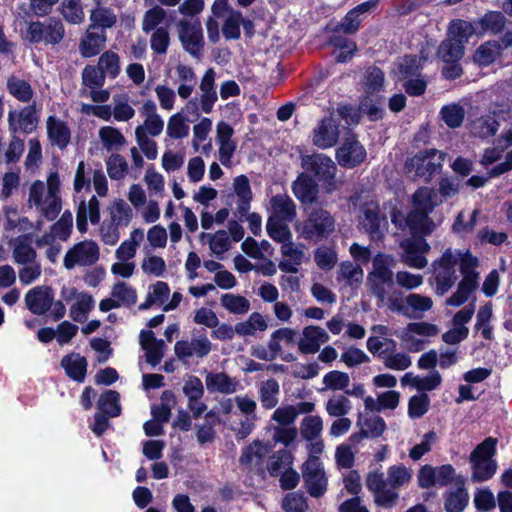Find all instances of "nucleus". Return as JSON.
Listing matches in <instances>:
<instances>
[{
    "mask_svg": "<svg viewBox=\"0 0 512 512\" xmlns=\"http://www.w3.org/2000/svg\"><path fill=\"white\" fill-rule=\"evenodd\" d=\"M61 367L66 374L77 382H83L87 372V360L78 353H71L61 360Z\"/></svg>",
    "mask_w": 512,
    "mask_h": 512,
    "instance_id": "c03bdc74",
    "label": "nucleus"
},
{
    "mask_svg": "<svg viewBox=\"0 0 512 512\" xmlns=\"http://www.w3.org/2000/svg\"><path fill=\"white\" fill-rule=\"evenodd\" d=\"M87 219L92 224H98L100 221V203L96 196H92L88 202L81 201L76 215V226L81 233L87 231Z\"/></svg>",
    "mask_w": 512,
    "mask_h": 512,
    "instance_id": "f704fd0d",
    "label": "nucleus"
},
{
    "mask_svg": "<svg viewBox=\"0 0 512 512\" xmlns=\"http://www.w3.org/2000/svg\"><path fill=\"white\" fill-rule=\"evenodd\" d=\"M442 199L437 191L421 187L412 195V209L405 219V225L414 235L427 236L436 229V223L429 214L440 204Z\"/></svg>",
    "mask_w": 512,
    "mask_h": 512,
    "instance_id": "7ed1b4c3",
    "label": "nucleus"
},
{
    "mask_svg": "<svg viewBox=\"0 0 512 512\" xmlns=\"http://www.w3.org/2000/svg\"><path fill=\"white\" fill-rule=\"evenodd\" d=\"M47 134L50 142L60 149L65 148L70 142L71 132L67 124L55 117L49 116L46 121Z\"/></svg>",
    "mask_w": 512,
    "mask_h": 512,
    "instance_id": "58836bf2",
    "label": "nucleus"
},
{
    "mask_svg": "<svg viewBox=\"0 0 512 512\" xmlns=\"http://www.w3.org/2000/svg\"><path fill=\"white\" fill-rule=\"evenodd\" d=\"M357 426L360 429L359 434L350 437L351 441H357L359 438H376L383 434L386 429L385 421L382 417L373 413L360 414L357 420Z\"/></svg>",
    "mask_w": 512,
    "mask_h": 512,
    "instance_id": "bb28decb",
    "label": "nucleus"
},
{
    "mask_svg": "<svg viewBox=\"0 0 512 512\" xmlns=\"http://www.w3.org/2000/svg\"><path fill=\"white\" fill-rule=\"evenodd\" d=\"M99 139L103 147L108 150H118L126 142L124 135L115 127L104 126L99 129Z\"/></svg>",
    "mask_w": 512,
    "mask_h": 512,
    "instance_id": "4d7b16f0",
    "label": "nucleus"
},
{
    "mask_svg": "<svg viewBox=\"0 0 512 512\" xmlns=\"http://www.w3.org/2000/svg\"><path fill=\"white\" fill-rule=\"evenodd\" d=\"M456 266H459L462 279L457 290L447 299L450 306H460L478 288L480 274L477 271L479 259L469 250L446 249L441 257L435 260L432 267L431 284L439 295L448 292L456 280Z\"/></svg>",
    "mask_w": 512,
    "mask_h": 512,
    "instance_id": "f257e3e1",
    "label": "nucleus"
},
{
    "mask_svg": "<svg viewBox=\"0 0 512 512\" xmlns=\"http://www.w3.org/2000/svg\"><path fill=\"white\" fill-rule=\"evenodd\" d=\"M340 136V121L334 115H328L315 125L312 131V143L320 149L335 146Z\"/></svg>",
    "mask_w": 512,
    "mask_h": 512,
    "instance_id": "f3484780",
    "label": "nucleus"
},
{
    "mask_svg": "<svg viewBox=\"0 0 512 512\" xmlns=\"http://www.w3.org/2000/svg\"><path fill=\"white\" fill-rule=\"evenodd\" d=\"M177 38L182 49L194 59H200L204 52L203 28L198 18H181L175 25Z\"/></svg>",
    "mask_w": 512,
    "mask_h": 512,
    "instance_id": "6e6552de",
    "label": "nucleus"
},
{
    "mask_svg": "<svg viewBox=\"0 0 512 512\" xmlns=\"http://www.w3.org/2000/svg\"><path fill=\"white\" fill-rule=\"evenodd\" d=\"M235 419L229 421V427L235 432L238 439L246 438L254 429L257 417H252L244 414H234Z\"/></svg>",
    "mask_w": 512,
    "mask_h": 512,
    "instance_id": "69168bd1",
    "label": "nucleus"
},
{
    "mask_svg": "<svg viewBox=\"0 0 512 512\" xmlns=\"http://www.w3.org/2000/svg\"><path fill=\"white\" fill-rule=\"evenodd\" d=\"M302 476L310 496L318 498L327 491L328 478L319 458H308L304 462Z\"/></svg>",
    "mask_w": 512,
    "mask_h": 512,
    "instance_id": "2eb2a0df",
    "label": "nucleus"
},
{
    "mask_svg": "<svg viewBox=\"0 0 512 512\" xmlns=\"http://www.w3.org/2000/svg\"><path fill=\"white\" fill-rule=\"evenodd\" d=\"M367 153L364 146L355 138H347L336 150L338 163L346 168H353L366 159Z\"/></svg>",
    "mask_w": 512,
    "mask_h": 512,
    "instance_id": "b1692460",
    "label": "nucleus"
},
{
    "mask_svg": "<svg viewBox=\"0 0 512 512\" xmlns=\"http://www.w3.org/2000/svg\"><path fill=\"white\" fill-rule=\"evenodd\" d=\"M473 25L464 20L453 21L448 29V37L441 43L438 55L446 63H455L464 54V45L474 34Z\"/></svg>",
    "mask_w": 512,
    "mask_h": 512,
    "instance_id": "39448f33",
    "label": "nucleus"
},
{
    "mask_svg": "<svg viewBox=\"0 0 512 512\" xmlns=\"http://www.w3.org/2000/svg\"><path fill=\"white\" fill-rule=\"evenodd\" d=\"M502 46L497 41L482 44L474 54V61L480 66H488L500 54Z\"/></svg>",
    "mask_w": 512,
    "mask_h": 512,
    "instance_id": "680f3d73",
    "label": "nucleus"
},
{
    "mask_svg": "<svg viewBox=\"0 0 512 512\" xmlns=\"http://www.w3.org/2000/svg\"><path fill=\"white\" fill-rule=\"evenodd\" d=\"M351 401L342 394H335L329 397L325 404V411L330 417H342L350 413Z\"/></svg>",
    "mask_w": 512,
    "mask_h": 512,
    "instance_id": "bf43d9fd",
    "label": "nucleus"
},
{
    "mask_svg": "<svg viewBox=\"0 0 512 512\" xmlns=\"http://www.w3.org/2000/svg\"><path fill=\"white\" fill-rule=\"evenodd\" d=\"M211 350L207 338L193 339L192 341H178L175 345V354L178 358L185 360L189 357H204Z\"/></svg>",
    "mask_w": 512,
    "mask_h": 512,
    "instance_id": "ea45409f",
    "label": "nucleus"
},
{
    "mask_svg": "<svg viewBox=\"0 0 512 512\" xmlns=\"http://www.w3.org/2000/svg\"><path fill=\"white\" fill-rule=\"evenodd\" d=\"M360 225L369 234L372 241H378L383 237L386 219L379 216V207L376 202L370 201L364 204Z\"/></svg>",
    "mask_w": 512,
    "mask_h": 512,
    "instance_id": "4be33fe9",
    "label": "nucleus"
},
{
    "mask_svg": "<svg viewBox=\"0 0 512 512\" xmlns=\"http://www.w3.org/2000/svg\"><path fill=\"white\" fill-rule=\"evenodd\" d=\"M107 212V220L122 230L127 228L133 219V210L123 199L111 202L107 207Z\"/></svg>",
    "mask_w": 512,
    "mask_h": 512,
    "instance_id": "79ce46f5",
    "label": "nucleus"
},
{
    "mask_svg": "<svg viewBox=\"0 0 512 512\" xmlns=\"http://www.w3.org/2000/svg\"><path fill=\"white\" fill-rule=\"evenodd\" d=\"M190 127L188 119L183 111L171 115L166 126V134L169 138L178 140L189 135Z\"/></svg>",
    "mask_w": 512,
    "mask_h": 512,
    "instance_id": "864d4df0",
    "label": "nucleus"
},
{
    "mask_svg": "<svg viewBox=\"0 0 512 512\" xmlns=\"http://www.w3.org/2000/svg\"><path fill=\"white\" fill-rule=\"evenodd\" d=\"M322 431L323 420L319 415H309L302 419L300 432L305 440H313L321 437Z\"/></svg>",
    "mask_w": 512,
    "mask_h": 512,
    "instance_id": "0e129e2a",
    "label": "nucleus"
},
{
    "mask_svg": "<svg viewBox=\"0 0 512 512\" xmlns=\"http://www.w3.org/2000/svg\"><path fill=\"white\" fill-rule=\"evenodd\" d=\"M396 265V259L392 255L379 253L372 260V271L367 277V284L372 293L383 302L387 292L385 285H393L394 273L392 268Z\"/></svg>",
    "mask_w": 512,
    "mask_h": 512,
    "instance_id": "1a4fd4ad",
    "label": "nucleus"
},
{
    "mask_svg": "<svg viewBox=\"0 0 512 512\" xmlns=\"http://www.w3.org/2000/svg\"><path fill=\"white\" fill-rule=\"evenodd\" d=\"M280 252L282 260L279 262V269L286 273H297L298 267L308 260L304 245L293 240L281 245Z\"/></svg>",
    "mask_w": 512,
    "mask_h": 512,
    "instance_id": "393cba45",
    "label": "nucleus"
},
{
    "mask_svg": "<svg viewBox=\"0 0 512 512\" xmlns=\"http://www.w3.org/2000/svg\"><path fill=\"white\" fill-rule=\"evenodd\" d=\"M77 331L78 327L71 322H61L56 330L53 328H42L38 331L37 335L38 339L43 343L56 339L60 345H64L70 342Z\"/></svg>",
    "mask_w": 512,
    "mask_h": 512,
    "instance_id": "c9c22d12",
    "label": "nucleus"
},
{
    "mask_svg": "<svg viewBox=\"0 0 512 512\" xmlns=\"http://www.w3.org/2000/svg\"><path fill=\"white\" fill-rule=\"evenodd\" d=\"M280 386L275 379H268L261 384L259 396L261 404L266 409L275 408L278 404Z\"/></svg>",
    "mask_w": 512,
    "mask_h": 512,
    "instance_id": "052dcab7",
    "label": "nucleus"
},
{
    "mask_svg": "<svg viewBox=\"0 0 512 512\" xmlns=\"http://www.w3.org/2000/svg\"><path fill=\"white\" fill-rule=\"evenodd\" d=\"M164 129V120L161 115L147 116L141 125L135 128V135L158 137Z\"/></svg>",
    "mask_w": 512,
    "mask_h": 512,
    "instance_id": "774afa93",
    "label": "nucleus"
},
{
    "mask_svg": "<svg viewBox=\"0 0 512 512\" xmlns=\"http://www.w3.org/2000/svg\"><path fill=\"white\" fill-rule=\"evenodd\" d=\"M1 221L3 228L7 231L24 233L33 228V224L28 218L20 217L17 209L10 206L3 208ZM41 225L42 221L38 220L34 225V229L37 231L41 230Z\"/></svg>",
    "mask_w": 512,
    "mask_h": 512,
    "instance_id": "c756f323",
    "label": "nucleus"
},
{
    "mask_svg": "<svg viewBox=\"0 0 512 512\" xmlns=\"http://www.w3.org/2000/svg\"><path fill=\"white\" fill-rule=\"evenodd\" d=\"M233 189L238 197L237 211L241 216H245L250 209L252 199V191L248 178L245 175L237 176L233 181Z\"/></svg>",
    "mask_w": 512,
    "mask_h": 512,
    "instance_id": "09e8293b",
    "label": "nucleus"
},
{
    "mask_svg": "<svg viewBox=\"0 0 512 512\" xmlns=\"http://www.w3.org/2000/svg\"><path fill=\"white\" fill-rule=\"evenodd\" d=\"M144 230L142 228H133L128 239L124 240L115 250L117 260L133 261L136 256L137 249L144 239Z\"/></svg>",
    "mask_w": 512,
    "mask_h": 512,
    "instance_id": "37998d69",
    "label": "nucleus"
},
{
    "mask_svg": "<svg viewBox=\"0 0 512 512\" xmlns=\"http://www.w3.org/2000/svg\"><path fill=\"white\" fill-rule=\"evenodd\" d=\"M362 86L365 95H381L384 90V73L377 67H369L362 79Z\"/></svg>",
    "mask_w": 512,
    "mask_h": 512,
    "instance_id": "603ef678",
    "label": "nucleus"
},
{
    "mask_svg": "<svg viewBox=\"0 0 512 512\" xmlns=\"http://www.w3.org/2000/svg\"><path fill=\"white\" fill-rule=\"evenodd\" d=\"M55 294L48 285H39L31 288L25 294V305L34 315L41 316L52 309V314L56 318H63L66 313V307L62 301H54Z\"/></svg>",
    "mask_w": 512,
    "mask_h": 512,
    "instance_id": "9d476101",
    "label": "nucleus"
},
{
    "mask_svg": "<svg viewBox=\"0 0 512 512\" xmlns=\"http://www.w3.org/2000/svg\"><path fill=\"white\" fill-rule=\"evenodd\" d=\"M234 130L230 124L220 121L216 126V142L218 148V158L225 167L233 165L232 158L236 150V143L232 140Z\"/></svg>",
    "mask_w": 512,
    "mask_h": 512,
    "instance_id": "5701e85b",
    "label": "nucleus"
},
{
    "mask_svg": "<svg viewBox=\"0 0 512 512\" xmlns=\"http://www.w3.org/2000/svg\"><path fill=\"white\" fill-rule=\"evenodd\" d=\"M499 128V123L495 118V113H489L473 119L470 123V132L479 138H487L495 135Z\"/></svg>",
    "mask_w": 512,
    "mask_h": 512,
    "instance_id": "8fccbe9b",
    "label": "nucleus"
},
{
    "mask_svg": "<svg viewBox=\"0 0 512 512\" xmlns=\"http://www.w3.org/2000/svg\"><path fill=\"white\" fill-rule=\"evenodd\" d=\"M106 76L98 67L88 65L82 71V88L80 95L90 98L95 103H106L110 98V92L103 89Z\"/></svg>",
    "mask_w": 512,
    "mask_h": 512,
    "instance_id": "4468645a",
    "label": "nucleus"
},
{
    "mask_svg": "<svg viewBox=\"0 0 512 512\" xmlns=\"http://www.w3.org/2000/svg\"><path fill=\"white\" fill-rule=\"evenodd\" d=\"M294 229L301 238L317 242L335 231V219L327 210L316 209L305 221L296 222Z\"/></svg>",
    "mask_w": 512,
    "mask_h": 512,
    "instance_id": "0eeeda50",
    "label": "nucleus"
},
{
    "mask_svg": "<svg viewBox=\"0 0 512 512\" xmlns=\"http://www.w3.org/2000/svg\"><path fill=\"white\" fill-rule=\"evenodd\" d=\"M111 110L112 117L118 122H127L136 114L131 104V98L127 93L113 95Z\"/></svg>",
    "mask_w": 512,
    "mask_h": 512,
    "instance_id": "de8ad7c7",
    "label": "nucleus"
},
{
    "mask_svg": "<svg viewBox=\"0 0 512 512\" xmlns=\"http://www.w3.org/2000/svg\"><path fill=\"white\" fill-rule=\"evenodd\" d=\"M412 472L402 464L393 465L387 470V478L378 471L370 472L366 478V486L374 494L375 502L382 507H391L397 501V489L408 484Z\"/></svg>",
    "mask_w": 512,
    "mask_h": 512,
    "instance_id": "f03ea898",
    "label": "nucleus"
},
{
    "mask_svg": "<svg viewBox=\"0 0 512 512\" xmlns=\"http://www.w3.org/2000/svg\"><path fill=\"white\" fill-rule=\"evenodd\" d=\"M458 487L447 491L444 495V507L447 512H461L468 504L469 496L461 480Z\"/></svg>",
    "mask_w": 512,
    "mask_h": 512,
    "instance_id": "3c124183",
    "label": "nucleus"
},
{
    "mask_svg": "<svg viewBox=\"0 0 512 512\" xmlns=\"http://www.w3.org/2000/svg\"><path fill=\"white\" fill-rule=\"evenodd\" d=\"M182 300V294L174 292L170 298V288L166 282L156 281L147 288L145 301L140 304V309H149L157 306L163 311L174 310Z\"/></svg>",
    "mask_w": 512,
    "mask_h": 512,
    "instance_id": "f8f14e48",
    "label": "nucleus"
},
{
    "mask_svg": "<svg viewBox=\"0 0 512 512\" xmlns=\"http://www.w3.org/2000/svg\"><path fill=\"white\" fill-rule=\"evenodd\" d=\"M437 333V327L429 322H409L401 339L406 349L418 352L424 348V338L435 336Z\"/></svg>",
    "mask_w": 512,
    "mask_h": 512,
    "instance_id": "6ab92c4d",
    "label": "nucleus"
},
{
    "mask_svg": "<svg viewBox=\"0 0 512 512\" xmlns=\"http://www.w3.org/2000/svg\"><path fill=\"white\" fill-rule=\"evenodd\" d=\"M118 392L109 390L102 394L98 400V409L108 417H117L121 413Z\"/></svg>",
    "mask_w": 512,
    "mask_h": 512,
    "instance_id": "e2e57ef3",
    "label": "nucleus"
},
{
    "mask_svg": "<svg viewBox=\"0 0 512 512\" xmlns=\"http://www.w3.org/2000/svg\"><path fill=\"white\" fill-rule=\"evenodd\" d=\"M140 344L146 351L147 362L152 366L157 365L163 357L164 342L156 339L152 331H141Z\"/></svg>",
    "mask_w": 512,
    "mask_h": 512,
    "instance_id": "a18cd8bd",
    "label": "nucleus"
},
{
    "mask_svg": "<svg viewBox=\"0 0 512 512\" xmlns=\"http://www.w3.org/2000/svg\"><path fill=\"white\" fill-rule=\"evenodd\" d=\"M141 271L148 277L161 278L167 271L163 257L156 254H147L140 263Z\"/></svg>",
    "mask_w": 512,
    "mask_h": 512,
    "instance_id": "6e6d98bb",
    "label": "nucleus"
},
{
    "mask_svg": "<svg viewBox=\"0 0 512 512\" xmlns=\"http://www.w3.org/2000/svg\"><path fill=\"white\" fill-rule=\"evenodd\" d=\"M100 258L99 245L93 240H83L70 247L63 258V266L67 270L75 267H89Z\"/></svg>",
    "mask_w": 512,
    "mask_h": 512,
    "instance_id": "9b49d317",
    "label": "nucleus"
},
{
    "mask_svg": "<svg viewBox=\"0 0 512 512\" xmlns=\"http://www.w3.org/2000/svg\"><path fill=\"white\" fill-rule=\"evenodd\" d=\"M89 19L91 21L90 27L94 29L102 28L101 30L112 28L117 22V16L114 11L105 6L93 8L90 11Z\"/></svg>",
    "mask_w": 512,
    "mask_h": 512,
    "instance_id": "5fc2aeb1",
    "label": "nucleus"
},
{
    "mask_svg": "<svg viewBox=\"0 0 512 512\" xmlns=\"http://www.w3.org/2000/svg\"><path fill=\"white\" fill-rule=\"evenodd\" d=\"M99 70L112 79L120 73V59L118 54L113 51H106L98 59Z\"/></svg>",
    "mask_w": 512,
    "mask_h": 512,
    "instance_id": "338daca9",
    "label": "nucleus"
},
{
    "mask_svg": "<svg viewBox=\"0 0 512 512\" xmlns=\"http://www.w3.org/2000/svg\"><path fill=\"white\" fill-rule=\"evenodd\" d=\"M205 385L209 392L233 394L239 389V381L224 372H209L206 374Z\"/></svg>",
    "mask_w": 512,
    "mask_h": 512,
    "instance_id": "72a5a7b5",
    "label": "nucleus"
},
{
    "mask_svg": "<svg viewBox=\"0 0 512 512\" xmlns=\"http://www.w3.org/2000/svg\"><path fill=\"white\" fill-rule=\"evenodd\" d=\"M13 260L17 264H27L36 260V251L30 244L29 235H20L9 241Z\"/></svg>",
    "mask_w": 512,
    "mask_h": 512,
    "instance_id": "e433bc0d",
    "label": "nucleus"
},
{
    "mask_svg": "<svg viewBox=\"0 0 512 512\" xmlns=\"http://www.w3.org/2000/svg\"><path fill=\"white\" fill-rule=\"evenodd\" d=\"M496 443L495 438L488 437L471 453V479L473 482H484L495 475L497 462L493 457L496 452Z\"/></svg>",
    "mask_w": 512,
    "mask_h": 512,
    "instance_id": "423d86ee",
    "label": "nucleus"
},
{
    "mask_svg": "<svg viewBox=\"0 0 512 512\" xmlns=\"http://www.w3.org/2000/svg\"><path fill=\"white\" fill-rule=\"evenodd\" d=\"M63 24L55 19H48L44 22H32L29 24L25 38L33 43L43 42L45 44H57L64 37Z\"/></svg>",
    "mask_w": 512,
    "mask_h": 512,
    "instance_id": "dca6fc26",
    "label": "nucleus"
},
{
    "mask_svg": "<svg viewBox=\"0 0 512 512\" xmlns=\"http://www.w3.org/2000/svg\"><path fill=\"white\" fill-rule=\"evenodd\" d=\"M432 306L433 301L430 297L410 294L405 299V305L393 303L390 308L408 317H422L423 313L429 311Z\"/></svg>",
    "mask_w": 512,
    "mask_h": 512,
    "instance_id": "cd10ccee",
    "label": "nucleus"
},
{
    "mask_svg": "<svg viewBox=\"0 0 512 512\" xmlns=\"http://www.w3.org/2000/svg\"><path fill=\"white\" fill-rule=\"evenodd\" d=\"M293 193L302 203H313L317 199L318 186L312 178L301 174L293 183Z\"/></svg>",
    "mask_w": 512,
    "mask_h": 512,
    "instance_id": "49530a36",
    "label": "nucleus"
},
{
    "mask_svg": "<svg viewBox=\"0 0 512 512\" xmlns=\"http://www.w3.org/2000/svg\"><path fill=\"white\" fill-rule=\"evenodd\" d=\"M175 83H178L177 94L181 99H188L194 92L197 77L194 69L186 64L178 63L174 67Z\"/></svg>",
    "mask_w": 512,
    "mask_h": 512,
    "instance_id": "473e14b6",
    "label": "nucleus"
},
{
    "mask_svg": "<svg viewBox=\"0 0 512 512\" xmlns=\"http://www.w3.org/2000/svg\"><path fill=\"white\" fill-rule=\"evenodd\" d=\"M403 249L402 262L415 269H423L427 266L426 254L430 251V245L423 238H412L401 242Z\"/></svg>",
    "mask_w": 512,
    "mask_h": 512,
    "instance_id": "aec40b11",
    "label": "nucleus"
},
{
    "mask_svg": "<svg viewBox=\"0 0 512 512\" xmlns=\"http://www.w3.org/2000/svg\"><path fill=\"white\" fill-rule=\"evenodd\" d=\"M363 278L364 272L359 264L349 261L340 264L337 280L343 287L357 289L362 284Z\"/></svg>",
    "mask_w": 512,
    "mask_h": 512,
    "instance_id": "a19ab883",
    "label": "nucleus"
},
{
    "mask_svg": "<svg viewBox=\"0 0 512 512\" xmlns=\"http://www.w3.org/2000/svg\"><path fill=\"white\" fill-rule=\"evenodd\" d=\"M106 33L104 30H97L88 27L86 33L79 43V52L85 58L99 54L105 47Z\"/></svg>",
    "mask_w": 512,
    "mask_h": 512,
    "instance_id": "7c9ffc66",
    "label": "nucleus"
},
{
    "mask_svg": "<svg viewBox=\"0 0 512 512\" xmlns=\"http://www.w3.org/2000/svg\"><path fill=\"white\" fill-rule=\"evenodd\" d=\"M303 168L313 173L320 181H323L329 191L337 189L335 180L337 166L327 155L314 154L303 157Z\"/></svg>",
    "mask_w": 512,
    "mask_h": 512,
    "instance_id": "ddd939ff",
    "label": "nucleus"
},
{
    "mask_svg": "<svg viewBox=\"0 0 512 512\" xmlns=\"http://www.w3.org/2000/svg\"><path fill=\"white\" fill-rule=\"evenodd\" d=\"M266 230L269 237L275 242L281 243V245H284V243H288V241L293 240L290 228L285 223V221H280L275 217L268 218Z\"/></svg>",
    "mask_w": 512,
    "mask_h": 512,
    "instance_id": "13d9d810",
    "label": "nucleus"
},
{
    "mask_svg": "<svg viewBox=\"0 0 512 512\" xmlns=\"http://www.w3.org/2000/svg\"><path fill=\"white\" fill-rule=\"evenodd\" d=\"M328 338V334L320 327L308 326L303 330L297 345L303 354H314L328 341Z\"/></svg>",
    "mask_w": 512,
    "mask_h": 512,
    "instance_id": "2f4dec72",
    "label": "nucleus"
},
{
    "mask_svg": "<svg viewBox=\"0 0 512 512\" xmlns=\"http://www.w3.org/2000/svg\"><path fill=\"white\" fill-rule=\"evenodd\" d=\"M61 181L57 172H51L46 180L35 181L29 189L28 205L49 221L54 220L61 211Z\"/></svg>",
    "mask_w": 512,
    "mask_h": 512,
    "instance_id": "20e7f679",
    "label": "nucleus"
},
{
    "mask_svg": "<svg viewBox=\"0 0 512 512\" xmlns=\"http://www.w3.org/2000/svg\"><path fill=\"white\" fill-rule=\"evenodd\" d=\"M61 297L70 305V316L73 320L86 318L88 313L94 308L93 297L85 292H79L72 286H64L61 289Z\"/></svg>",
    "mask_w": 512,
    "mask_h": 512,
    "instance_id": "412c9836",
    "label": "nucleus"
},
{
    "mask_svg": "<svg viewBox=\"0 0 512 512\" xmlns=\"http://www.w3.org/2000/svg\"><path fill=\"white\" fill-rule=\"evenodd\" d=\"M215 78V70L213 68H209L205 71L200 80L198 103L201 110L206 114H209L212 111L214 104L218 99L215 88Z\"/></svg>",
    "mask_w": 512,
    "mask_h": 512,
    "instance_id": "a878e982",
    "label": "nucleus"
},
{
    "mask_svg": "<svg viewBox=\"0 0 512 512\" xmlns=\"http://www.w3.org/2000/svg\"><path fill=\"white\" fill-rule=\"evenodd\" d=\"M270 217L280 221H293L296 218V206L293 200L285 194H278L270 200Z\"/></svg>",
    "mask_w": 512,
    "mask_h": 512,
    "instance_id": "4c0bfd02",
    "label": "nucleus"
},
{
    "mask_svg": "<svg viewBox=\"0 0 512 512\" xmlns=\"http://www.w3.org/2000/svg\"><path fill=\"white\" fill-rule=\"evenodd\" d=\"M443 162V153L437 150H429L412 157L407 163L408 172H414L418 177L430 178L440 170Z\"/></svg>",
    "mask_w": 512,
    "mask_h": 512,
    "instance_id": "a211bd4d",
    "label": "nucleus"
},
{
    "mask_svg": "<svg viewBox=\"0 0 512 512\" xmlns=\"http://www.w3.org/2000/svg\"><path fill=\"white\" fill-rule=\"evenodd\" d=\"M272 447L261 441H254L243 449L240 456V463L250 470H262L265 457L269 454Z\"/></svg>",
    "mask_w": 512,
    "mask_h": 512,
    "instance_id": "c85d7f7f",
    "label": "nucleus"
}]
</instances>
